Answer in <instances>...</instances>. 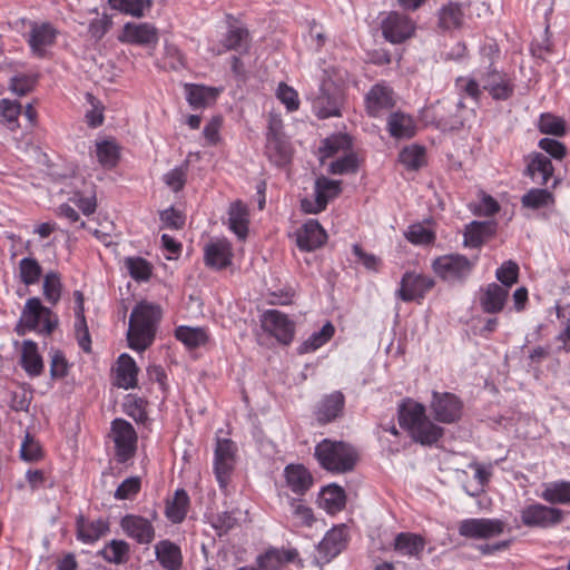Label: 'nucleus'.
Returning a JSON list of instances; mask_svg holds the SVG:
<instances>
[{"instance_id":"a211bd4d","label":"nucleus","mask_w":570,"mask_h":570,"mask_svg":"<svg viewBox=\"0 0 570 570\" xmlns=\"http://www.w3.org/2000/svg\"><path fill=\"white\" fill-rule=\"evenodd\" d=\"M395 104L394 92L384 82L374 85L365 97L367 114L372 117H379Z\"/></svg>"},{"instance_id":"aec40b11","label":"nucleus","mask_w":570,"mask_h":570,"mask_svg":"<svg viewBox=\"0 0 570 570\" xmlns=\"http://www.w3.org/2000/svg\"><path fill=\"white\" fill-rule=\"evenodd\" d=\"M204 252L205 264L212 268L222 269L232 263V246L225 238L210 240Z\"/></svg>"},{"instance_id":"a878e982","label":"nucleus","mask_w":570,"mask_h":570,"mask_svg":"<svg viewBox=\"0 0 570 570\" xmlns=\"http://www.w3.org/2000/svg\"><path fill=\"white\" fill-rule=\"evenodd\" d=\"M186 100L193 109H202L215 102L220 89L204 85L185 83Z\"/></svg>"},{"instance_id":"79ce46f5","label":"nucleus","mask_w":570,"mask_h":570,"mask_svg":"<svg viewBox=\"0 0 570 570\" xmlns=\"http://www.w3.org/2000/svg\"><path fill=\"white\" fill-rule=\"evenodd\" d=\"M295 556L296 552L292 550L282 551L271 549L257 558V563L261 570H281L282 567L293 560Z\"/></svg>"},{"instance_id":"2f4dec72","label":"nucleus","mask_w":570,"mask_h":570,"mask_svg":"<svg viewBox=\"0 0 570 570\" xmlns=\"http://www.w3.org/2000/svg\"><path fill=\"white\" fill-rule=\"evenodd\" d=\"M20 364L29 376H38L42 373V357L39 354L38 346L33 341H23Z\"/></svg>"},{"instance_id":"4d7b16f0","label":"nucleus","mask_w":570,"mask_h":570,"mask_svg":"<svg viewBox=\"0 0 570 570\" xmlns=\"http://www.w3.org/2000/svg\"><path fill=\"white\" fill-rule=\"evenodd\" d=\"M112 9H116L132 17H141L146 8L150 6L149 0H109Z\"/></svg>"},{"instance_id":"9b49d317","label":"nucleus","mask_w":570,"mask_h":570,"mask_svg":"<svg viewBox=\"0 0 570 570\" xmlns=\"http://www.w3.org/2000/svg\"><path fill=\"white\" fill-rule=\"evenodd\" d=\"M341 191V183L327 177H320L315 181V199L304 198L301 202V208L307 214H317L325 209L327 203L336 197Z\"/></svg>"},{"instance_id":"680f3d73","label":"nucleus","mask_w":570,"mask_h":570,"mask_svg":"<svg viewBox=\"0 0 570 570\" xmlns=\"http://www.w3.org/2000/svg\"><path fill=\"white\" fill-rule=\"evenodd\" d=\"M538 127L542 134L547 135L563 136L566 132L563 119L551 114L541 115Z\"/></svg>"},{"instance_id":"69168bd1","label":"nucleus","mask_w":570,"mask_h":570,"mask_svg":"<svg viewBox=\"0 0 570 570\" xmlns=\"http://www.w3.org/2000/svg\"><path fill=\"white\" fill-rule=\"evenodd\" d=\"M86 100L90 106L85 114L86 122L89 127H99L104 122V107L91 94L86 95Z\"/></svg>"},{"instance_id":"ea45409f","label":"nucleus","mask_w":570,"mask_h":570,"mask_svg":"<svg viewBox=\"0 0 570 570\" xmlns=\"http://www.w3.org/2000/svg\"><path fill=\"white\" fill-rule=\"evenodd\" d=\"M439 24L444 30L456 29L462 26L464 12L461 3L449 2L444 4L438 13Z\"/></svg>"},{"instance_id":"ddd939ff","label":"nucleus","mask_w":570,"mask_h":570,"mask_svg":"<svg viewBox=\"0 0 570 570\" xmlns=\"http://www.w3.org/2000/svg\"><path fill=\"white\" fill-rule=\"evenodd\" d=\"M433 286L434 281L430 276L407 272L400 282L396 295L403 302L420 301Z\"/></svg>"},{"instance_id":"423d86ee","label":"nucleus","mask_w":570,"mask_h":570,"mask_svg":"<svg viewBox=\"0 0 570 570\" xmlns=\"http://www.w3.org/2000/svg\"><path fill=\"white\" fill-rule=\"evenodd\" d=\"M475 259L470 261L460 254L443 255L433 261L434 273L449 283L465 279L472 272Z\"/></svg>"},{"instance_id":"bb28decb","label":"nucleus","mask_w":570,"mask_h":570,"mask_svg":"<svg viewBox=\"0 0 570 570\" xmlns=\"http://www.w3.org/2000/svg\"><path fill=\"white\" fill-rule=\"evenodd\" d=\"M344 395L335 391L325 395L317 404L316 419L321 423H328L335 420L343 411Z\"/></svg>"},{"instance_id":"e2e57ef3","label":"nucleus","mask_w":570,"mask_h":570,"mask_svg":"<svg viewBox=\"0 0 570 570\" xmlns=\"http://www.w3.org/2000/svg\"><path fill=\"white\" fill-rule=\"evenodd\" d=\"M405 237L414 245H429L434 242V233L422 224H413L405 233Z\"/></svg>"},{"instance_id":"4c0bfd02","label":"nucleus","mask_w":570,"mask_h":570,"mask_svg":"<svg viewBox=\"0 0 570 570\" xmlns=\"http://www.w3.org/2000/svg\"><path fill=\"white\" fill-rule=\"evenodd\" d=\"M266 154L277 166L285 165L291 158V147L284 136H267Z\"/></svg>"},{"instance_id":"13d9d810","label":"nucleus","mask_w":570,"mask_h":570,"mask_svg":"<svg viewBox=\"0 0 570 570\" xmlns=\"http://www.w3.org/2000/svg\"><path fill=\"white\" fill-rule=\"evenodd\" d=\"M125 266L129 275L136 281H147L151 275L150 264L141 257H127Z\"/></svg>"},{"instance_id":"8fccbe9b","label":"nucleus","mask_w":570,"mask_h":570,"mask_svg":"<svg viewBox=\"0 0 570 570\" xmlns=\"http://www.w3.org/2000/svg\"><path fill=\"white\" fill-rule=\"evenodd\" d=\"M334 326L332 323H325L321 330L312 333L307 340L303 342L299 347L301 353L314 352L327 343L334 335Z\"/></svg>"},{"instance_id":"20e7f679","label":"nucleus","mask_w":570,"mask_h":570,"mask_svg":"<svg viewBox=\"0 0 570 570\" xmlns=\"http://www.w3.org/2000/svg\"><path fill=\"white\" fill-rule=\"evenodd\" d=\"M55 326L56 321L52 320L51 311L42 306L38 297H32L24 304L16 332L20 336L30 331L50 334Z\"/></svg>"},{"instance_id":"864d4df0","label":"nucleus","mask_w":570,"mask_h":570,"mask_svg":"<svg viewBox=\"0 0 570 570\" xmlns=\"http://www.w3.org/2000/svg\"><path fill=\"white\" fill-rule=\"evenodd\" d=\"M41 274L42 268L35 258L24 257L19 262V278L24 285L37 284Z\"/></svg>"},{"instance_id":"b1692460","label":"nucleus","mask_w":570,"mask_h":570,"mask_svg":"<svg viewBox=\"0 0 570 570\" xmlns=\"http://www.w3.org/2000/svg\"><path fill=\"white\" fill-rule=\"evenodd\" d=\"M57 30L50 23H33L29 32V46L37 57H43L46 48L53 45Z\"/></svg>"},{"instance_id":"052dcab7","label":"nucleus","mask_w":570,"mask_h":570,"mask_svg":"<svg viewBox=\"0 0 570 570\" xmlns=\"http://www.w3.org/2000/svg\"><path fill=\"white\" fill-rule=\"evenodd\" d=\"M42 449L35 436L27 432L20 446V458L23 461L36 462L42 458Z\"/></svg>"},{"instance_id":"473e14b6","label":"nucleus","mask_w":570,"mask_h":570,"mask_svg":"<svg viewBox=\"0 0 570 570\" xmlns=\"http://www.w3.org/2000/svg\"><path fill=\"white\" fill-rule=\"evenodd\" d=\"M156 558L167 570H177L181 564V552L177 544L161 540L155 546Z\"/></svg>"},{"instance_id":"a19ab883","label":"nucleus","mask_w":570,"mask_h":570,"mask_svg":"<svg viewBox=\"0 0 570 570\" xmlns=\"http://www.w3.org/2000/svg\"><path fill=\"white\" fill-rule=\"evenodd\" d=\"M119 155L120 148L114 139H102L96 142V156L104 168H114L118 164Z\"/></svg>"},{"instance_id":"bf43d9fd","label":"nucleus","mask_w":570,"mask_h":570,"mask_svg":"<svg viewBox=\"0 0 570 570\" xmlns=\"http://www.w3.org/2000/svg\"><path fill=\"white\" fill-rule=\"evenodd\" d=\"M495 277L500 286H505L508 291L518 282L519 266L513 261L504 262L495 272Z\"/></svg>"},{"instance_id":"37998d69","label":"nucleus","mask_w":570,"mask_h":570,"mask_svg":"<svg viewBox=\"0 0 570 570\" xmlns=\"http://www.w3.org/2000/svg\"><path fill=\"white\" fill-rule=\"evenodd\" d=\"M108 531V524L101 520H83L78 522V539L83 543H92Z\"/></svg>"},{"instance_id":"de8ad7c7","label":"nucleus","mask_w":570,"mask_h":570,"mask_svg":"<svg viewBox=\"0 0 570 570\" xmlns=\"http://www.w3.org/2000/svg\"><path fill=\"white\" fill-rule=\"evenodd\" d=\"M189 505V498L186 491L177 490L171 501L167 503L166 515L174 522L179 523L186 517Z\"/></svg>"},{"instance_id":"09e8293b","label":"nucleus","mask_w":570,"mask_h":570,"mask_svg":"<svg viewBox=\"0 0 570 570\" xmlns=\"http://www.w3.org/2000/svg\"><path fill=\"white\" fill-rule=\"evenodd\" d=\"M541 498L551 504H564L570 502V483L560 481L544 485Z\"/></svg>"},{"instance_id":"5701e85b","label":"nucleus","mask_w":570,"mask_h":570,"mask_svg":"<svg viewBox=\"0 0 570 570\" xmlns=\"http://www.w3.org/2000/svg\"><path fill=\"white\" fill-rule=\"evenodd\" d=\"M326 238L324 228L316 219H308L297 230V245L303 250H313L322 246Z\"/></svg>"},{"instance_id":"6e6d98bb","label":"nucleus","mask_w":570,"mask_h":570,"mask_svg":"<svg viewBox=\"0 0 570 570\" xmlns=\"http://www.w3.org/2000/svg\"><path fill=\"white\" fill-rule=\"evenodd\" d=\"M21 115V105L9 99L0 100V122L6 125L10 130L19 127L18 117Z\"/></svg>"},{"instance_id":"c03bdc74","label":"nucleus","mask_w":570,"mask_h":570,"mask_svg":"<svg viewBox=\"0 0 570 570\" xmlns=\"http://www.w3.org/2000/svg\"><path fill=\"white\" fill-rule=\"evenodd\" d=\"M248 40V31L243 26L229 24V29L225 36L222 48H212L214 52L220 55L226 50H238L246 48Z\"/></svg>"},{"instance_id":"6ab92c4d","label":"nucleus","mask_w":570,"mask_h":570,"mask_svg":"<svg viewBox=\"0 0 570 570\" xmlns=\"http://www.w3.org/2000/svg\"><path fill=\"white\" fill-rule=\"evenodd\" d=\"M510 291L505 286H500L497 283L488 284L479 292V303L484 313L497 314L503 311Z\"/></svg>"},{"instance_id":"dca6fc26","label":"nucleus","mask_w":570,"mask_h":570,"mask_svg":"<svg viewBox=\"0 0 570 570\" xmlns=\"http://www.w3.org/2000/svg\"><path fill=\"white\" fill-rule=\"evenodd\" d=\"M158 39V30L148 22H127L118 36L120 42L138 46H156Z\"/></svg>"},{"instance_id":"393cba45","label":"nucleus","mask_w":570,"mask_h":570,"mask_svg":"<svg viewBox=\"0 0 570 570\" xmlns=\"http://www.w3.org/2000/svg\"><path fill=\"white\" fill-rule=\"evenodd\" d=\"M286 485L298 495L305 494L313 485L309 471L302 464H288L284 470Z\"/></svg>"},{"instance_id":"6e6552de","label":"nucleus","mask_w":570,"mask_h":570,"mask_svg":"<svg viewBox=\"0 0 570 570\" xmlns=\"http://www.w3.org/2000/svg\"><path fill=\"white\" fill-rule=\"evenodd\" d=\"M261 325L266 333L284 345L289 344L294 338V321L277 309L265 311L261 316Z\"/></svg>"},{"instance_id":"412c9836","label":"nucleus","mask_w":570,"mask_h":570,"mask_svg":"<svg viewBox=\"0 0 570 570\" xmlns=\"http://www.w3.org/2000/svg\"><path fill=\"white\" fill-rule=\"evenodd\" d=\"M346 544L345 527H334L326 532L317 547V552L323 562H330L342 552Z\"/></svg>"},{"instance_id":"3c124183","label":"nucleus","mask_w":570,"mask_h":570,"mask_svg":"<svg viewBox=\"0 0 570 570\" xmlns=\"http://www.w3.org/2000/svg\"><path fill=\"white\" fill-rule=\"evenodd\" d=\"M491 232L492 227L489 223L472 222L465 228L464 245L472 248L479 247Z\"/></svg>"},{"instance_id":"9d476101","label":"nucleus","mask_w":570,"mask_h":570,"mask_svg":"<svg viewBox=\"0 0 570 570\" xmlns=\"http://www.w3.org/2000/svg\"><path fill=\"white\" fill-rule=\"evenodd\" d=\"M504 523L499 519L470 518L459 523V534L475 540H485L500 535Z\"/></svg>"},{"instance_id":"4468645a","label":"nucleus","mask_w":570,"mask_h":570,"mask_svg":"<svg viewBox=\"0 0 570 570\" xmlns=\"http://www.w3.org/2000/svg\"><path fill=\"white\" fill-rule=\"evenodd\" d=\"M562 517L560 509L540 503L528 505L521 511V520L528 527H553L562 521Z\"/></svg>"},{"instance_id":"603ef678","label":"nucleus","mask_w":570,"mask_h":570,"mask_svg":"<svg viewBox=\"0 0 570 570\" xmlns=\"http://www.w3.org/2000/svg\"><path fill=\"white\" fill-rule=\"evenodd\" d=\"M100 553L106 561L121 564L129 558V544L124 540H111Z\"/></svg>"},{"instance_id":"338daca9","label":"nucleus","mask_w":570,"mask_h":570,"mask_svg":"<svg viewBox=\"0 0 570 570\" xmlns=\"http://www.w3.org/2000/svg\"><path fill=\"white\" fill-rule=\"evenodd\" d=\"M141 488V480L139 476H129L125 479L115 491L116 500L132 499Z\"/></svg>"},{"instance_id":"e433bc0d","label":"nucleus","mask_w":570,"mask_h":570,"mask_svg":"<svg viewBox=\"0 0 570 570\" xmlns=\"http://www.w3.org/2000/svg\"><path fill=\"white\" fill-rule=\"evenodd\" d=\"M320 505L328 513L341 511L345 505L344 490L336 484L324 487L320 493Z\"/></svg>"},{"instance_id":"5fc2aeb1","label":"nucleus","mask_w":570,"mask_h":570,"mask_svg":"<svg viewBox=\"0 0 570 570\" xmlns=\"http://www.w3.org/2000/svg\"><path fill=\"white\" fill-rule=\"evenodd\" d=\"M400 163L409 169L416 170L425 163V149L419 145H410L402 149Z\"/></svg>"},{"instance_id":"c85d7f7f","label":"nucleus","mask_w":570,"mask_h":570,"mask_svg":"<svg viewBox=\"0 0 570 570\" xmlns=\"http://www.w3.org/2000/svg\"><path fill=\"white\" fill-rule=\"evenodd\" d=\"M138 367L129 354H121L117 361L116 384L118 387L129 390L137 385Z\"/></svg>"},{"instance_id":"1a4fd4ad","label":"nucleus","mask_w":570,"mask_h":570,"mask_svg":"<svg viewBox=\"0 0 570 570\" xmlns=\"http://www.w3.org/2000/svg\"><path fill=\"white\" fill-rule=\"evenodd\" d=\"M236 446L229 439H218L215 449L214 472L220 489H226L235 466Z\"/></svg>"},{"instance_id":"7c9ffc66","label":"nucleus","mask_w":570,"mask_h":570,"mask_svg":"<svg viewBox=\"0 0 570 570\" xmlns=\"http://www.w3.org/2000/svg\"><path fill=\"white\" fill-rule=\"evenodd\" d=\"M387 128L392 137L397 139H409L416 132L414 119L403 112H393L387 119Z\"/></svg>"},{"instance_id":"774afa93","label":"nucleus","mask_w":570,"mask_h":570,"mask_svg":"<svg viewBox=\"0 0 570 570\" xmlns=\"http://www.w3.org/2000/svg\"><path fill=\"white\" fill-rule=\"evenodd\" d=\"M43 295L46 299L56 304L60 299L61 295V282L60 277L56 273H48L43 279Z\"/></svg>"},{"instance_id":"c756f323","label":"nucleus","mask_w":570,"mask_h":570,"mask_svg":"<svg viewBox=\"0 0 570 570\" xmlns=\"http://www.w3.org/2000/svg\"><path fill=\"white\" fill-rule=\"evenodd\" d=\"M424 547V538L416 533L401 532L394 539V550L403 557L419 558Z\"/></svg>"},{"instance_id":"39448f33","label":"nucleus","mask_w":570,"mask_h":570,"mask_svg":"<svg viewBox=\"0 0 570 570\" xmlns=\"http://www.w3.org/2000/svg\"><path fill=\"white\" fill-rule=\"evenodd\" d=\"M323 73L318 94L312 98L313 109L318 118L337 117L341 115V92L327 70Z\"/></svg>"},{"instance_id":"a18cd8bd","label":"nucleus","mask_w":570,"mask_h":570,"mask_svg":"<svg viewBox=\"0 0 570 570\" xmlns=\"http://www.w3.org/2000/svg\"><path fill=\"white\" fill-rule=\"evenodd\" d=\"M521 204L530 209H544L554 205V196L547 189L532 188L521 198Z\"/></svg>"},{"instance_id":"f8f14e48","label":"nucleus","mask_w":570,"mask_h":570,"mask_svg":"<svg viewBox=\"0 0 570 570\" xmlns=\"http://www.w3.org/2000/svg\"><path fill=\"white\" fill-rule=\"evenodd\" d=\"M462 407L461 400L452 393L435 391L432 393L430 409L434 419L441 423L456 422L461 417Z\"/></svg>"},{"instance_id":"72a5a7b5","label":"nucleus","mask_w":570,"mask_h":570,"mask_svg":"<svg viewBox=\"0 0 570 570\" xmlns=\"http://www.w3.org/2000/svg\"><path fill=\"white\" fill-rule=\"evenodd\" d=\"M73 204L86 216L95 213L97 208L96 185L92 181H82L80 189L73 190Z\"/></svg>"},{"instance_id":"7ed1b4c3","label":"nucleus","mask_w":570,"mask_h":570,"mask_svg":"<svg viewBox=\"0 0 570 570\" xmlns=\"http://www.w3.org/2000/svg\"><path fill=\"white\" fill-rule=\"evenodd\" d=\"M320 465L333 473L351 471L357 460L355 450L347 443L325 439L315 448Z\"/></svg>"},{"instance_id":"0e129e2a","label":"nucleus","mask_w":570,"mask_h":570,"mask_svg":"<svg viewBox=\"0 0 570 570\" xmlns=\"http://www.w3.org/2000/svg\"><path fill=\"white\" fill-rule=\"evenodd\" d=\"M357 165V157L352 151H348L330 165V171L334 175L350 174L356 170Z\"/></svg>"},{"instance_id":"c9c22d12","label":"nucleus","mask_w":570,"mask_h":570,"mask_svg":"<svg viewBox=\"0 0 570 570\" xmlns=\"http://www.w3.org/2000/svg\"><path fill=\"white\" fill-rule=\"evenodd\" d=\"M228 222L229 228L239 239H244L247 236L248 210L243 203L235 202L230 205L228 210Z\"/></svg>"},{"instance_id":"4be33fe9","label":"nucleus","mask_w":570,"mask_h":570,"mask_svg":"<svg viewBox=\"0 0 570 570\" xmlns=\"http://www.w3.org/2000/svg\"><path fill=\"white\" fill-rule=\"evenodd\" d=\"M482 88L491 95L493 99L505 100L513 94V82L511 78L497 70L489 71L481 78Z\"/></svg>"},{"instance_id":"58836bf2","label":"nucleus","mask_w":570,"mask_h":570,"mask_svg":"<svg viewBox=\"0 0 570 570\" xmlns=\"http://www.w3.org/2000/svg\"><path fill=\"white\" fill-rule=\"evenodd\" d=\"M351 148V139L347 135L338 134L333 135L323 140L320 147V158L323 161L325 158L347 154Z\"/></svg>"},{"instance_id":"0eeeda50","label":"nucleus","mask_w":570,"mask_h":570,"mask_svg":"<svg viewBox=\"0 0 570 570\" xmlns=\"http://www.w3.org/2000/svg\"><path fill=\"white\" fill-rule=\"evenodd\" d=\"M109 438L114 442L116 458L119 462H127L135 454L137 434L134 426L126 420L112 421Z\"/></svg>"},{"instance_id":"f03ea898","label":"nucleus","mask_w":570,"mask_h":570,"mask_svg":"<svg viewBox=\"0 0 570 570\" xmlns=\"http://www.w3.org/2000/svg\"><path fill=\"white\" fill-rule=\"evenodd\" d=\"M159 308L151 304H139L131 312L128 328L129 346L135 351L146 350L154 341Z\"/></svg>"},{"instance_id":"cd10ccee","label":"nucleus","mask_w":570,"mask_h":570,"mask_svg":"<svg viewBox=\"0 0 570 570\" xmlns=\"http://www.w3.org/2000/svg\"><path fill=\"white\" fill-rule=\"evenodd\" d=\"M286 518L295 528H309L315 522L312 508L306 505L303 500L287 497Z\"/></svg>"},{"instance_id":"f3484780","label":"nucleus","mask_w":570,"mask_h":570,"mask_svg":"<svg viewBox=\"0 0 570 570\" xmlns=\"http://www.w3.org/2000/svg\"><path fill=\"white\" fill-rule=\"evenodd\" d=\"M124 533L139 544H149L155 539V528L147 518L137 514H126L120 520Z\"/></svg>"},{"instance_id":"f704fd0d","label":"nucleus","mask_w":570,"mask_h":570,"mask_svg":"<svg viewBox=\"0 0 570 570\" xmlns=\"http://www.w3.org/2000/svg\"><path fill=\"white\" fill-rule=\"evenodd\" d=\"M528 173L533 181L546 185L553 175V166L547 156L537 153L530 156Z\"/></svg>"},{"instance_id":"2eb2a0df","label":"nucleus","mask_w":570,"mask_h":570,"mask_svg":"<svg viewBox=\"0 0 570 570\" xmlns=\"http://www.w3.org/2000/svg\"><path fill=\"white\" fill-rule=\"evenodd\" d=\"M415 30L414 22L399 12H390L382 21L384 38L391 43H401L409 39Z\"/></svg>"},{"instance_id":"f257e3e1","label":"nucleus","mask_w":570,"mask_h":570,"mask_svg":"<svg viewBox=\"0 0 570 570\" xmlns=\"http://www.w3.org/2000/svg\"><path fill=\"white\" fill-rule=\"evenodd\" d=\"M399 423L407 430L416 442L431 445L439 441L443 429L435 425L425 414V407L412 400L403 402L399 409Z\"/></svg>"},{"instance_id":"49530a36","label":"nucleus","mask_w":570,"mask_h":570,"mask_svg":"<svg viewBox=\"0 0 570 570\" xmlns=\"http://www.w3.org/2000/svg\"><path fill=\"white\" fill-rule=\"evenodd\" d=\"M175 336L189 348L204 345L208 340V334L204 328L184 325L176 328Z\"/></svg>"}]
</instances>
